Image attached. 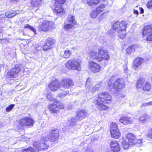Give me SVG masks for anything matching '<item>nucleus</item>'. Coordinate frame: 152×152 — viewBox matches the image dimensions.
<instances>
[{
  "label": "nucleus",
  "instance_id": "nucleus-34",
  "mask_svg": "<svg viewBox=\"0 0 152 152\" xmlns=\"http://www.w3.org/2000/svg\"><path fill=\"white\" fill-rule=\"evenodd\" d=\"M118 130L117 124L115 123H113L110 125V132L115 131V130Z\"/></svg>",
  "mask_w": 152,
  "mask_h": 152
},
{
  "label": "nucleus",
  "instance_id": "nucleus-10",
  "mask_svg": "<svg viewBox=\"0 0 152 152\" xmlns=\"http://www.w3.org/2000/svg\"><path fill=\"white\" fill-rule=\"evenodd\" d=\"M20 71V69L18 66H15L8 71L7 73L6 77L9 79L17 77Z\"/></svg>",
  "mask_w": 152,
  "mask_h": 152
},
{
  "label": "nucleus",
  "instance_id": "nucleus-32",
  "mask_svg": "<svg viewBox=\"0 0 152 152\" xmlns=\"http://www.w3.org/2000/svg\"><path fill=\"white\" fill-rule=\"evenodd\" d=\"M27 39H23L22 41L20 44V47L21 48H24L28 44Z\"/></svg>",
  "mask_w": 152,
  "mask_h": 152
},
{
  "label": "nucleus",
  "instance_id": "nucleus-2",
  "mask_svg": "<svg viewBox=\"0 0 152 152\" xmlns=\"http://www.w3.org/2000/svg\"><path fill=\"white\" fill-rule=\"evenodd\" d=\"M47 98L48 100L52 103H49L48 106V109L51 114H57L60 112V110L65 109V105L60 100L54 98L51 95H48Z\"/></svg>",
  "mask_w": 152,
  "mask_h": 152
},
{
  "label": "nucleus",
  "instance_id": "nucleus-41",
  "mask_svg": "<svg viewBox=\"0 0 152 152\" xmlns=\"http://www.w3.org/2000/svg\"><path fill=\"white\" fill-rule=\"evenodd\" d=\"M142 142L141 139H136V142H135V144L137 145V146H139L142 145Z\"/></svg>",
  "mask_w": 152,
  "mask_h": 152
},
{
  "label": "nucleus",
  "instance_id": "nucleus-16",
  "mask_svg": "<svg viewBox=\"0 0 152 152\" xmlns=\"http://www.w3.org/2000/svg\"><path fill=\"white\" fill-rule=\"evenodd\" d=\"M110 148L113 152H118L120 150V147L118 142L115 140H112L110 143Z\"/></svg>",
  "mask_w": 152,
  "mask_h": 152
},
{
  "label": "nucleus",
  "instance_id": "nucleus-45",
  "mask_svg": "<svg viewBox=\"0 0 152 152\" xmlns=\"http://www.w3.org/2000/svg\"><path fill=\"white\" fill-rule=\"evenodd\" d=\"M147 7L148 8L152 7V0L149 1L147 4Z\"/></svg>",
  "mask_w": 152,
  "mask_h": 152
},
{
  "label": "nucleus",
  "instance_id": "nucleus-57",
  "mask_svg": "<svg viewBox=\"0 0 152 152\" xmlns=\"http://www.w3.org/2000/svg\"><path fill=\"white\" fill-rule=\"evenodd\" d=\"M0 40H2V39H0Z\"/></svg>",
  "mask_w": 152,
  "mask_h": 152
},
{
  "label": "nucleus",
  "instance_id": "nucleus-21",
  "mask_svg": "<svg viewBox=\"0 0 152 152\" xmlns=\"http://www.w3.org/2000/svg\"><path fill=\"white\" fill-rule=\"evenodd\" d=\"M143 62L144 60L143 59L140 57L136 58L134 61V66L137 67L140 65Z\"/></svg>",
  "mask_w": 152,
  "mask_h": 152
},
{
  "label": "nucleus",
  "instance_id": "nucleus-53",
  "mask_svg": "<svg viewBox=\"0 0 152 152\" xmlns=\"http://www.w3.org/2000/svg\"><path fill=\"white\" fill-rule=\"evenodd\" d=\"M148 105H152V101L148 102Z\"/></svg>",
  "mask_w": 152,
  "mask_h": 152
},
{
  "label": "nucleus",
  "instance_id": "nucleus-50",
  "mask_svg": "<svg viewBox=\"0 0 152 152\" xmlns=\"http://www.w3.org/2000/svg\"><path fill=\"white\" fill-rule=\"evenodd\" d=\"M94 12H92L91 14V16L92 18H94Z\"/></svg>",
  "mask_w": 152,
  "mask_h": 152
},
{
  "label": "nucleus",
  "instance_id": "nucleus-8",
  "mask_svg": "<svg viewBox=\"0 0 152 152\" xmlns=\"http://www.w3.org/2000/svg\"><path fill=\"white\" fill-rule=\"evenodd\" d=\"M53 24L50 21L44 20L38 26V30L40 32H48L52 28Z\"/></svg>",
  "mask_w": 152,
  "mask_h": 152
},
{
  "label": "nucleus",
  "instance_id": "nucleus-47",
  "mask_svg": "<svg viewBox=\"0 0 152 152\" xmlns=\"http://www.w3.org/2000/svg\"><path fill=\"white\" fill-rule=\"evenodd\" d=\"M106 0H96V4H98L100 2H104Z\"/></svg>",
  "mask_w": 152,
  "mask_h": 152
},
{
  "label": "nucleus",
  "instance_id": "nucleus-6",
  "mask_svg": "<svg viewBox=\"0 0 152 152\" xmlns=\"http://www.w3.org/2000/svg\"><path fill=\"white\" fill-rule=\"evenodd\" d=\"M56 42L55 40L53 38L49 37L44 42L42 46V48L44 51H48L53 47Z\"/></svg>",
  "mask_w": 152,
  "mask_h": 152
},
{
  "label": "nucleus",
  "instance_id": "nucleus-43",
  "mask_svg": "<svg viewBox=\"0 0 152 152\" xmlns=\"http://www.w3.org/2000/svg\"><path fill=\"white\" fill-rule=\"evenodd\" d=\"M147 136L149 138L152 139V129L149 131Z\"/></svg>",
  "mask_w": 152,
  "mask_h": 152
},
{
  "label": "nucleus",
  "instance_id": "nucleus-29",
  "mask_svg": "<svg viewBox=\"0 0 152 152\" xmlns=\"http://www.w3.org/2000/svg\"><path fill=\"white\" fill-rule=\"evenodd\" d=\"M105 7V5L103 4L98 6L96 10V14L99 13L101 12L103 10L104 8Z\"/></svg>",
  "mask_w": 152,
  "mask_h": 152
},
{
  "label": "nucleus",
  "instance_id": "nucleus-4",
  "mask_svg": "<svg viewBox=\"0 0 152 152\" xmlns=\"http://www.w3.org/2000/svg\"><path fill=\"white\" fill-rule=\"evenodd\" d=\"M67 0H54V3L53 5V12L56 15H64L66 10L63 7V5L66 2Z\"/></svg>",
  "mask_w": 152,
  "mask_h": 152
},
{
  "label": "nucleus",
  "instance_id": "nucleus-40",
  "mask_svg": "<svg viewBox=\"0 0 152 152\" xmlns=\"http://www.w3.org/2000/svg\"><path fill=\"white\" fill-rule=\"evenodd\" d=\"M94 1L95 0H90L87 2L88 4L91 7H94L95 5Z\"/></svg>",
  "mask_w": 152,
  "mask_h": 152
},
{
  "label": "nucleus",
  "instance_id": "nucleus-26",
  "mask_svg": "<svg viewBox=\"0 0 152 152\" xmlns=\"http://www.w3.org/2000/svg\"><path fill=\"white\" fill-rule=\"evenodd\" d=\"M64 23V25L63 26L64 29L66 31H68L72 29L74 27V25L72 23H67L65 24Z\"/></svg>",
  "mask_w": 152,
  "mask_h": 152
},
{
  "label": "nucleus",
  "instance_id": "nucleus-1",
  "mask_svg": "<svg viewBox=\"0 0 152 152\" xmlns=\"http://www.w3.org/2000/svg\"><path fill=\"white\" fill-rule=\"evenodd\" d=\"M74 85L73 81L72 79L64 77L61 80L60 83L57 79L52 80L48 84V87L50 91H55L61 87L65 89H68Z\"/></svg>",
  "mask_w": 152,
  "mask_h": 152
},
{
  "label": "nucleus",
  "instance_id": "nucleus-58",
  "mask_svg": "<svg viewBox=\"0 0 152 152\" xmlns=\"http://www.w3.org/2000/svg\"><path fill=\"white\" fill-rule=\"evenodd\" d=\"M108 85H109V82H108Z\"/></svg>",
  "mask_w": 152,
  "mask_h": 152
},
{
  "label": "nucleus",
  "instance_id": "nucleus-46",
  "mask_svg": "<svg viewBox=\"0 0 152 152\" xmlns=\"http://www.w3.org/2000/svg\"><path fill=\"white\" fill-rule=\"evenodd\" d=\"M95 64L94 62L91 61L89 63V66L90 67L92 68L94 67Z\"/></svg>",
  "mask_w": 152,
  "mask_h": 152
},
{
  "label": "nucleus",
  "instance_id": "nucleus-33",
  "mask_svg": "<svg viewBox=\"0 0 152 152\" xmlns=\"http://www.w3.org/2000/svg\"><path fill=\"white\" fill-rule=\"evenodd\" d=\"M24 28L25 29L28 28L31 31H33L35 34H36V29L32 26L28 24H27L24 26Z\"/></svg>",
  "mask_w": 152,
  "mask_h": 152
},
{
  "label": "nucleus",
  "instance_id": "nucleus-12",
  "mask_svg": "<svg viewBox=\"0 0 152 152\" xmlns=\"http://www.w3.org/2000/svg\"><path fill=\"white\" fill-rule=\"evenodd\" d=\"M33 146L38 152L47 150L49 146L46 143L42 141L39 143L36 141L34 142Z\"/></svg>",
  "mask_w": 152,
  "mask_h": 152
},
{
  "label": "nucleus",
  "instance_id": "nucleus-51",
  "mask_svg": "<svg viewBox=\"0 0 152 152\" xmlns=\"http://www.w3.org/2000/svg\"><path fill=\"white\" fill-rule=\"evenodd\" d=\"M142 105L144 106H146L148 105V103H142Z\"/></svg>",
  "mask_w": 152,
  "mask_h": 152
},
{
  "label": "nucleus",
  "instance_id": "nucleus-35",
  "mask_svg": "<svg viewBox=\"0 0 152 152\" xmlns=\"http://www.w3.org/2000/svg\"><path fill=\"white\" fill-rule=\"evenodd\" d=\"M24 151H25L26 152H36L34 148L31 146L24 149Z\"/></svg>",
  "mask_w": 152,
  "mask_h": 152
},
{
  "label": "nucleus",
  "instance_id": "nucleus-48",
  "mask_svg": "<svg viewBox=\"0 0 152 152\" xmlns=\"http://www.w3.org/2000/svg\"><path fill=\"white\" fill-rule=\"evenodd\" d=\"M133 13L134 14L136 15L137 16L139 14V12L137 10H136L135 9H134V11H133Z\"/></svg>",
  "mask_w": 152,
  "mask_h": 152
},
{
  "label": "nucleus",
  "instance_id": "nucleus-24",
  "mask_svg": "<svg viewBox=\"0 0 152 152\" xmlns=\"http://www.w3.org/2000/svg\"><path fill=\"white\" fill-rule=\"evenodd\" d=\"M149 118V116L147 114H144L141 115L139 120L142 123L147 121Z\"/></svg>",
  "mask_w": 152,
  "mask_h": 152
},
{
  "label": "nucleus",
  "instance_id": "nucleus-52",
  "mask_svg": "<svg viewBox=\"0 0 152 152\" xmlns=\"http://www.w3.org/2000/svg\"><path fill=\"white\" fill-rule=\"evenodd\" d=\"M102 83H100L99 84H96V88H99V86H100V85H101V84Z\"/></svg>",
  "mask_w": 152,
  "mask_h": 152
},
{
  "label": "nucleus",
  "instance_id": "nucleus-18",
  "mask_svg": "<svg viewBox=\"0 0 152 152\" xmlns=\"http://www.w3.org/2000/svg\"><path fill=\"white\" fill-rule=\"evenodd\" d=\"M152 31V25L150 24L145 26L144 28L143 31V35L144 37L148 36L151 34Z\"/></svg>",
  "mask_w": 152,
  "mask_h": 152
},
{
  "label": "nucleus",
  "instance_id": "nucleus-39",
  "mask_svg": "<svg viewBox=\"0 0 152 152\" xmlns=\"http://www.w3.org/2000/svg\"><path fill=\"white\" fill-rule=\"evenodd\" d=\"M15 104H11L6 107L5 110L7 112H9L13 109L14 107Z\"/></svg>",
  "mask_w": 152,
  "mask_h": 152
},
{
  "label": "nucleus",
  "instance_id": "nucleus-14",
  "mask_svg": "<svg viewBox=\"0 0 152 152\" xmlns=\"http://www.w3.org/2000/svg\"><path fill=\"white\" fill-rule=\"evenodd\" d=\"M125 84L124 80L119 79L115 81L113 84V87L116 91H119L125 87Z\"/></svg>",
  "mask_w": 152,
  "mask_h": 152
},
{
  "label": "nucleus",
  "instance_id": "nucleus-25",
  "mask_svg": "<svg viewBox=\"0 0 152 152\" xmlns=\"http://www.w3.org/2000/svg\"><path fill=\"white\" fill-rule=\"evenodd\" d=\"M42 0H31L30 4L32 7H38L40 4Z\"/></svg>",
  "mask_w": 152,
  "mask_h": 152
},
{
  "label": "nucleus",
  "instance_id": "nucleus-5",
  "mask_svg": "<svg viewBox=\"0 0 152 152\" xmlns=\"http://www.w3.org/2000/svg\"><path fill=\"white\" fill-rule=\"evenodd\" d=\"M82 61L75 58L69 60L65 64V67L69 70H80Z\"/></svg>",
  "mask_w": 152,
  "mask_h": 152
},
{
  "label": "nucleus",
  "instance_id": "nucleus-3",
  "mask_svg": "<svg viewBox=\"0 0 152 152\" xmlns=\"http://www.w3.org/2000/svg\"><path fill=\"white\" fill-rule=\"evenodd\" d=\"M127 23L126 21L122 20L121 22L115 21L113 25V28L117 33L119 34V36L122 39L124 38L126 36V30L127 28Z\"/></svg>",
  "mask_w": 152,
  "mask_h": 152
},
{
  "label": "nucleus",
  "instance_id": "nucleus-44",
  "mask_svg": "<svg viewBox=\"0 0 152 152\" xmlns=\"http://www.w3.org/2000/svg\"><path fill=\"white\" fill-rule=\"evenodd\" d=\"M146 40L148 41H152V32L148 36H147L146 38Z\"/></svg>",
  "mask_w": 152,
  "mask_h": 152
},
{
  "label": "nucleus",
  "instance_id": "nucleus-56",
  "mask_svg": "<svg viewBox=\"0 0 152 152\" xmlns=\"http://www.w3.org/2000/svg\"><path fill=\"white\" fill-rule=\"evenodd\" d=\"M126 69H125L124 71L125 72H126Z\"/></svg>",
  "mask_w": 152,
  "mask_h": 152
},
{
  "label": "nucleus",
  "instance_id": "nucleus-23",
  "mask_svg": "<svg viewBox=\"0 0 152 152\" xmlns=\"http://www.w3.org/2000/svg\"><path fill=\"white\" fill-rule=\"evenodd\" d=\"M111 136L114 138L118 139L119 138L121 135L120 133L119 130H115L110 132Z\"/></svg>",
  "mask_w": 152,
  "mask_h": 152
},
{
  "label": "nucleus",
  "instance_id": "nucleus-55",
  "mask_svg": "<svg viewBox=\"0 0 152 152\" xmlns=\"http://www.w3.org/2000/svg\"><path fill=\"white\" fill-rule=\"evenodd\" d=\"M102 15H101V16H100V18H100V19H102Z\"/></svg>",
  "mask_w": 152,
  "mask_h": 152
},
{
  "label": "nucleus",
  "instance_id": "nucleus-42",
  "mask_svg": "<svg viewBox=\"0 0 152 152\" xmlns=\"http://www.w3.org/2000/svg\"><path fill=\"white\" fill-rule=\"evenodd\" d=\"M96 72H99L101 69V67L99 64L96 63Z\"/></svg>",
  "mask_w": 152,
  "mask_h": 152
},
{
  "label": "nucleus",
  "instance_id": "nucleus-22",
  "mask_svg": "<svg viewBox=\"0 0 152 152\" xmlns=\"http://www.w3.org/2000/svg\"><path fill=\"white\" fill-rule=\"evenodd\" d=\"M26 126L28 127H32L33 126L34 121L33 119L29 117H26Z\"/></svg>",
  "mask_w": 152,
  "mask_h": 152
},
{
  "label": "nucleus",
  "instance_id": "nucleus-27",
  "mask_svg": "<svg viewBox=\"0 0 152 152\" xmlns=\"http://www.w3.org/2000/svg\"><path fill=\"white\" fill-rule=\"evenodd\" d=\"M67 20L69 22L72 23L74 25L77 24V22L75 20V17L73 15H69L67 18Z\"/></svg>",
  "mask_w": 152,
  "mask_h": 152
},
{
  "label": "nucleus",
  "instance_id": "nucleus-37",
  "mask_svg": "<svg viewBox=\"0 0 152 152\" xmlns=\"http://www.w3.org/2000/svg\"><path fill=\"white\" fill-rule=\"evenodd\" d=\"M134 48L133 46H131L128 48L126 49V51L128 54L131 53L132 51H134Z\"/></svg>",
  "mask_w": 152,
  "mask_h": 152
},
{
  "label": "nucleus",
  "instance_id": "nucleus-7",
  "mask_svg": "<svg viewBox=\"0 0 152 152\" xmlns=\"http://www.w3.org/2000/svg\"><path fill=\"white\" fill-rule=\"evenodd\" d=\"M136 86L137 88H142L144 91H149L151 88L149 83L145 81L143 79H140L138 80Z\"/></svg>",
  "mask_w": 152,
  "mask_h": 152
},
{
  "label": "nucleus",
  "instance_id": "nucleus-36",
  "mask_svg": "<svg viewBox=\"0 0 152 152\" xmlns=\"http://www.w3.org/2000/svg\"><path fill=\"white\" fill-rule=\"evenodd\" d=\"M69 93V91H65L64 93H60L58 95V96L61 98L65 96Z\"/></svg>",
  "mask_w": 152,
  "mask_h": 152
},
{
  "label": "nucleus",
  "instance_id": "nucleus-19",
  "mask_svg": "<svg viewBox=\"0 0 152 152\" xmlns=\"http://www.w3.org/2000/svg\"><path fill=\"white\" fill-rule=\"evenodd\" d=\"M120 122L125 125L129 124H131L133 122L132 119L130 118L126 117H123L119 120Z\"/></svg>",
  "mask_w": 152,
  "mask_h": 152
},
{
  "label": "nucleus",
  "instance_id": "nucleus-54",
  "mask_svg": "<svg viewBox=\"0 0 152 152\" xmlns=\"http://www.w3.org/2000/svg\"><path fill=\"white\" fill-rule=\"evenodd\" d=\"M10 1H17V0H10Z\"/></svg>",
  "mask_w": 152,
  "mask_h": 152
},
{
  "label": "nucleus",
  "instance_id": "nucleus-15",
  "mask_svg": "<svg viewBox=\"0 0 152 152\" xmlns=\"http://www.w3.org/2000/svg\"><path fill=\"white\" fill-rule=\"evenodd\" d=\"M87 116V112L85 110H81L78 111L76 115L77 121H81L85 118Z\"/></svg>",
  "mask_w": 152,
  "mask_h": 152
},
{
  "label": "nucleus",
  "instance_id": "nucleus-11",
  "mask_svg": "<svg viewBox=\"0 0 152 152\" xmlns=\"http://www.w3.org/2000/svg\"><path fill=\"white\" fill-rule=\"evenodd\" d=\"M98 53L101 57L97 58L96 56V61L97 60L99 61H101L104 58L106 60L109 59V56L107 53V50L104 49L103 47H99L98 48Z\"/></svg>",
  "mask_w": 152,
  "mask_h": 152
},
{
  "label": "nucleus",
  "instance_id": "nucleus-17",
  "mask_svg": "<svg viewBox=\"0 0 152 152\" xmlns=\"http://www.w3.org/2000/svg\"><path fill=\"white\" fill-rule=\"evenodd\" d=\"M136 136L132 133H129L126 135V138L128 139V142H129L131 145H133L135 144L136 142Z\"/></svg>",
  "mask_w": 152,
  "mask_h": 152
},
{
  "label": "nucleus",
  "instance_id": "nucleus-13",
  "mask_svg": "<svg viewBox=\"0 0 152 152\" xmlns=\"http://www.w3.org/2000/svg\"><path fill=\"white\" fill-rule=\"evenodd\" d=\"M112 97L107 92L99 94L98 95V99L103 102L104 103H107V101H110Z\"/></svg>",
  "mask_w": 152,
  "mask_h": 152
},
{
  "label": "nucleus",
  "instance_id": "nucleus-49",
  "mask_svg": "<svg viewBox=\"0 0 152 152\" xmlns=\"http://www.w3.org/2000/svg\"><path fill=\"white\" fill-rule=\"evenodd\" d=\"M140 14H142L144 13V10L143 9L142 7H140Z\"/></svg>",
  "mask_w": 152,
  "mask_h": 152
},
{
  "label": "nucleus",
  "instance_id": "nucleus-31",
  "mask_svg": "<svg viewBox=\"0 0 152 152\" xmlns=\"http://www.w3.org/2000/svg\"><path fill=\"white\" fill-rule=\"evenodd\" d=\"M122 145H123V148L124 149H127L129 145H131L130 143L128 141L126 140H124L122 142Z\"/></svg>",
  "mask_w": 152,
  "mask_h": 152
},
{
  "label": "nucleus",
  "instance_id": "nucleus-20",
  "mask_svg": "<svg viewBox=\"0 0 152 152\" xmlns=\"http://www.w3.org/2000/svg\"><path fill=\"white\" fill-rule=\"evenodd\" d=\"M72 54V53L70 50L66 49L64 51H61L60 55L63 58H68Z\"/></svg>",
  "mask_w": 152,
  "mask_h": 152
},
{
  "label": "nucleus",
  "instance_id": "nucleus-9",
  "mask_svg": "<svg viewBox=\"0 0 152 152\" xmlns=\"http://www.w3.org/2000/svg\"><path fill=\"white\" fill-rule=\"evenodd\" d=\"M59 133L58 130L56 128L50 130L49 136L48 137V140L52 142H56L59 139Z\"/></svg>",
  "mask_w": 152,
  "mask_h": 152
},
{
  "label": "nucleus",
  "instance_id": "nucleus-28",
  "mask_svg": "<svg viewBox=\"0 0 152 152\" xmlns=\"http://www.w3.org/2000/svg\"><path fill=\"white\" fill-rule=\"evenodd\" d=\"M97 102H98L97 100H96ZM98 107L100 110H106L108 109V107L106 105L103 104L102 103L97 102Z\"/></svg>",
  "mask_w": 152,
  "mask_h": 152
},
{
  "label": "nucleus",
  "instance_id": "nucleus-38",
  "mask_svg": "<svg viewBox=\"0 0 152 152\" xmlns=\"http://www.w3.org/2000/svg\"><path fill=\"white\" fill-rule=\"evenodd\" d=\"M7 15V17L9 18H11L13 17L17 14V13L15 12H7L6 13Z\"/></svg>",
  "mask_w": 152,
  "mask_h": 152
},
{
  "label": "nucleus",
  "instance_id": "nucleus-30",
  "mask_svg": "<svg viewBox=\"0 0 152 152\" xmlns=\"http://www.w3.org/2000/svg\"><path fill=\"white\" fill-rule=\"evenodd\" d=\"M26 117L21 119L19 122V125L22 127L26 126Z\"/></svg>",
  "mask_w": 152,
  "mask_h": 152
}]
</instances>
